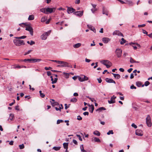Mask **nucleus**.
<instances>
[{
	"instance_id": "1",
	"label": "nucleus",
	"mask_w": 152,
	"mask_h": 152,
	"mask_svg": "<svg viewBox=\"0 0 152 152\" xmlns=\"http://www.w3.org/2000/svg\"><path fill=\"white\" fill-rule=\"evenodd\" d=\"M22 25H24L26 26L25 30L29 31L30 32V34L31 36H33V31L32 28L29 25L26 23H22L19 24L20 26L23 27Z\"/></svg>"
},
{
	"instance_id": "2",
	"label": "nucleus",
	"mask_w": 152,
	"mask_h": 152,
	"mask_svg": "<svg viewBox=\"0 0 152 152\" xmlns=\"http://www.w3.org/2000/svg\"><path fill=\"white\" fill-rule=\"evenodd\" d=\"M13 42L15 45L17 46H20L22 45H25L23 41L21 40L14 39Z\"/></svg>"
},
{
	"instance_id": "3",
	"label": "nucleus",
	"mask_w": 152,
	"mask_h": 152,
	"mask_svg": "<svg viewBox=\"0 0 152 152\" xmlns=\"http://www.w3.org/2000/svg\"><path fill=\"white\" fill-rule=\"evenodd\" d=\"M51 31L49 30L47 32H45L42 34L41 36V38L42 40H46L47 37H48L50 34Z\"/></svg>"
},
{
	"instance_id": "4",
	"label": "nucleus",
	"mask_w": 152,
	"mask_h": 152,
	"mask_svg": "<svg viewBox=\"0 0 152 152\" xmlns=\"http://www.w3.org/2000/svg\"><path fill=\"white\" fill-rule=\"evenodd\" d=\"M146 123L148 126L150 127L152 125L151 123V118L149 115H148L146 118Z\"/></svg>"
},
{
	"instance_id": "5",
	"label": "nucleus",
	"mask_w": 152,
	"mask_h": 152,
	"mask_svg": "<svg viewBox=\"0 0 152 152\" xmlns=\"http://www.w3.org/2000/svg\"><path fill=\"white\" fill-rule=\"evenodd\" d=\"M122 50L120 48H117L115 50V53L118 58L120 57L122 54Z\"/></svg>"
},
{
	"instance_id": "6",
	"label": "nucleus",
	"mask_w": 152,
	"mask_h": 152,
	"mask_svg": "<svg viewBox=\"0 0 152 152\" xmlns=\"http://www.w3.org/2000/svg\"><path fill=\"white\" fill-rule=\"evenodd\" d=\"M59 64L61 65H58L57 67H68V64L64 61H60Z\"/></svg>"
},
{
	"instance_id": "7",
	"label": "nucleus",
	"mask_w": 152,
	"mask_h": 152,
	"mask_svg": "<svg viewBox=\"0 0 152 152\" xmlns=\"http://www.w3.org/2000/svg\"><path fill=\"white\" fill-rule=\"evenodd\" d=\"M56 8L55 7H48L46 8V11L47 12V14L48 13H51L52 12H54L56 10Z\"/></svg>"
},
{
	"instance_id": "8",
	"label": "nucleus",
	"mask_w": 152,
	"mask_h": 152,
	"mask_svg": "<svg viewBox=\"0 0 152 152\" xmlns=\"http://www.w3.org/2000/svg\"><path fill=\"white\" fill-rule=\"evenodd\" d=\"M113 35H117L118 36H121L124 37L123 34L121 33L119 30H115L114 31L113 34Z\"/></svg>"
},
{
	"instance_id": "9",
	"label": "nucleus",
	"mask_w": 152,
	"mask_h": 152,
	"mask_svg": "<svg viewBox=\"0 0 152 152\" xmlns=\"http://www.w3.org/2000/svg\"><path fill=\"white\" fill-rule=\"evenodd\" d=\"M135 134L137 135L142 136L143 135V133L141 130L137 129L136 131Z\"/></svg>"
},
{
	"instance_id": "10",
	"label": "nucleus",
	"mask_w": 152,
	"mask_h": 152,
	"mask_svg": "<svg viewBox=\"0 0 152 152\" xmlns=\"http://www.w3.org/2000/svg\"><path fill=\"white\" fill-rule=\"evenodd\" d=\"M116 96H113L111 98L110 100H108V102L110 104L114 103L115 102V99L116 98Z\"/></svg>"
},
{
	"instance_id": "11",
	"label": "nucleus",
	"mask_w": 152,
	"mask_h": 152,
	"mask_svg": "<svg viewBox=\"0 0 152 152\" xmlns=\"http://www.w3.org/2000/svg\"><path fill=\"white\" fill-rule=\"evenodd\" d=\"M105 80L108 83H113L114 84H115V81L113 80L111 78H107L105 79Z\"/></svg>"
},
{
	"instance_id": "12",
	"label": "nucleus",
	"mask_w": 152,
	"mask_h": 152,
	"mask_svg": "<svg viewBox=\"0 0 152 152\" xmlns=\"http://www.w3.org/2000/svg\"><path fill=\"white\" fill-rule=\"evenodd\" d=\"M75 11V10L73 8L68 7L67 10V12L69 14L72 13Z\"/></svg>"
},
{
	"instance_id": "13",
	"label": "nucleus",
	"mask_w": 152,
	"mask_h": 152,
	"mask_svg": "<svg viewBox=\"0 0 152 152\" xmlns=\"http://www.w3.org/2000/svg\"><path fill=\"white\" fill-rule=\"evenodd\" d=\"M91 140L92 141H93L95 142H101L100 140L98 138L95 137H92Z\"/></svg>"
},
{
	"instance_id": "14",
	"label": "nucleus",
	"mask_w": 152,
	"mask_h": 152,
	"mask_svg": "<svg viewBox=\"0 0 152 152\" xmlns=\"http://www.w3.org/2000/svg\"><path fill=\"white\" fill-rule=\"evenodd\" d=\"M75 15L79 17L81 16L83 14V11H77L74 13Z\"/></svg>"
},
{
	"instance_id": "15",
	"label": "nucleus",
	"mask_w": 152,
	"mask_h": 152,
	"mask_svg": "<svg viewBox=\"0 0 152 152\" xmlns=\"http://www.w3.org/2000/svg\"><path fill=\"white\" fill-rule=\"evenodd\" d=\"M102 40L104 43H107L110 41V39L107 37H103L102 39Z\"/></svg>"
},
{
	"instance_id": "16",
	"label": "nucleus",
	"mask_w": 152,
	"mask_h": 152,
	"mask_svg": "<svg viewBox=\"0 0 152 152\" xmlns=\"http://www.w3.org/2000/svg\"><path fill=\"white\" fill-rule=\"evenodd\" d=\"M101 62L104 65H105V64L107 65L108 64H111V62L108 60H103Z\"/></svg>"
},
{
	"instance_id": "17",
	"label": "nucleus",
	"mask_w": 152,
	"mask_h": 152,
	"mask_svg": "<svg viewBox=\"0 0 152 152\" xmlns=\"http://www.w3.org/2000/svg\"><path fill=\"white\" fill-rule=\"evenodd\" d=\"M87 26L89 29L92 31L94 33L96 32L95 29L93 26L90 25H87Z\"/></svg>"
},
{
	"instance_id": "18",
	"label": "nucleus",
	"mask_w": 152,
	"mask_h": 152,
	"mask_svg": "<svg viewBox=\"0 0 152 152\" xmlns=\"http://www.w3.org/2000/svg\"><path fill=\"white\" fill-rule=\"evenodd\" d=\"M135 44L137 45L138 46H140V45L137 43H132V42H131V43H129V45H132V46L133 47L134 49L136 50L137 48L136 46L134 45H135Z\"/></svg>"
},
{
	"instance_id": "19",
	"label": "nucleus",
	"mask_w": 152,
	"mask_h": 152,
	"mask_svg": "<svg viewBox=\"0 0 152 152\" xmlns=\"http://www.w3.org/2000/svg\"><path fill=\"white\" fill-rule=\"evenodd\" d=\"M88 105L89 106H90V107L89 108V111L91 113H92L93 112V111L94 110V107L93 105H91V107L89 104H88Z\"/></svg>"
},
{
	"instance_id": "20",
	"label": "nucleus",
	"mask_w": 152,
	"mask_h": 152,
	"mask_svg": "<svg viewBox=\"0 0 152 152\" xmlns=\"http://www.w3.org/2000/svg\"><path fill=\"white\" fill-rule=\"evenodd\" d=\"M31 62L35 63L36 62H39L42 61V59L40 58L38 59H31Z\"/></svg>"
},
{
	"instance_id": "21",
	"label": "nucleus",
	"mask_w": 152,
	"mask_h": 152,
	"mask_svg": "<svg viewBox=\"0 0 152 152\" xmlns=\"http://www.w3.org/2000/svg\"><path fill=\"white\" fill-rule=\"evenodd\" d=\"M102 13L103 14H105L107 15H108V11L106 10H105V8L104 7H103Z\"/></svg>"
},
{
	"instance_id": "22",
	"label": "nucleus",
	"mask_w": 152,
	"mask_h": 152,
	"mask_svg": "<svg viewBox=\"0 0 152 152\" xmlns=\"http://www.w3.org/2000/svg\"><path fill=\"white\" fill-rule=\"evenodd\" d=\"M126 3H127L129 6H133L134 4L132 1L126 0Z\"/></svg>"
},
{
	"instance_id": "23",
	"label": "nucleus",
	"mask_w": 152,
	"mask_h": 152,
	"mask_svg": "<svg viewBox=\"0 0 152 152\" xmlns=\"http://www.w3.org/2000/svg\"><path fill=\"white\" fill-rule=\"evenodd\" d=\"M81 45V44L80 43H77L73 45V47L74 48H77L80 47Z\"/></svg>"
},
{
	"instance_id": "24",
	"label": "nucleus",
	"mask_w": 152,
	"mask_h": 152,
	"mask_svg": "<svg viewBox=\"0 0 152 152\" xmlns=\"http://www.w3.org/2000/svg\"><path fill=\"white\" fill-rule=\"evenodd\" d=\"M112 74L113 75L114 77L117 79H119L121 77L120 75L118 74H115L113 73H112Z\"/></svg>"
},
{
	"instance_id": "25",
	"label": "nucleus",
	"mask_w": 152,
	"mask_h": 152,
	"mask_svg": "<svg viewBox=\"0 0 152 152\" xmlns=\"http://www.w3.org/2000/svg\"><path fill=\"white\" fill-rule=\"evenodd\" d=\"M106 110V109L104 107H99L98 109H97L96 110V111H99V112L102 111V110Z\"/></svg>"
},
{
	"instance_id": "26",
	"label": "nucleus",
	"mask_w": 152,
	"mask_h": 152,
	"mask_svg": "<svg viewBox=\"0 0 152 152\" xmlns=\"http://www.w3.org/2000/svg\"><path fill=\"white\" fill-rule=\"evenodd\" d=\"M93 134L94 135H97V136H99L100 135V132L98 131L97 130L94 131L93 132Z\"/></svg>"
},
{
	"instance_id": "27",
	"label": "nucleus",
	"mask_w": 152,
	"mask_h": 152,
	"mask_svg": "<svg viewBox=\"0 0 152 152\" xmlns=\"http://www.w3.org/2000/svg\"><path fill=\"white\" fill-rule=\"evenodd\" d=\"M40 11L41 12H43L45 14H47V12L46 11V8H42L41 9Z\"/></svg>"
},
{
	"instance_id": "28",
	"label": "nucleus",
	"mask_w": 152,
	"mask_h": 152,
	"mask_svg": "<svg viewBox=\"0 0 152 152\" xmlns=\"http://www.w3.org/2000/svg\"><path fill=\"white\" fill-rule=\"evenodd\" d=\"M68 143H64L63 144L64 148L65 149H66L67 150L68 148Z\"/></svg>"
},
{
	"instance_id": "29",
	"label": "nucleus",
	"mask_w": 152,
	"mask_h": 152,
	"mask_svg": "<svg viewBox=\"0 0 152 152\" xmlns=\"http://www.w3.org/2000/svg\"><path fill=\"white\" fill-rule=\"evenodd\" d=\"M14 117V115L13 114H10V117L8 120H10L11 121H12L13 120Z\"/></svg>"
},
{
	"instance_id": "30",
	"label": "nucleus",
	"mask_w": 152,
	"mask_h": 152,
	"mask_svg": "<svg viewBox=\"0 0 152 152\" xmlns=\"http://www.w3.org/2000/svg\"><path fill=\"white\" fill-rule=\"evenodd\" d=\"M26 36H23L19 37H15V38L16 39H24L26 38Z\"/></svg>"
},
{
	"instance_id": "31",
	"label": "nucleus",
	"mask_w": 152,
	"mask_h": 152,
	"mask_svg": "<svg viewBox=\"0 0 152 152\" xmlns=\"http://www.w3.org/2000/svg\"><path fill=\"white\" fill-rule=\"evenodd\" d=\"M61 148V147L60 146H58V147H53V149L54 150L56 151H58Z\"/></svg>"
},
{
	"instance_id": "32",
	"label": "nucleus",
	"mask_w": 152,
	"mask_h": 152,
	"mask_svg": "<svg viewBox=\"0 0 152 152\" xmlns=\"http://www.w3.org/2000/svg\"><path fill=\"white\" fill-rule=\"evenodd\" d=\"M34 16L32 15H30L28 18V20H34Z\"/></svg>"
},
{
	"instance_id": "33",
	"label": "nucleus",
	"mask_w": 152,
	"mask_h": 152,
	"mask_svg": "<svg viewBox=\"0 0 152 152\" xmlns=\"http://www.w3.org/2000/svg\"><path fill=\"white\" fill-rule=\"evenodd\" d=\"M50 102L52 106H54L58 104V103L57 102H52L51 101H50Z\"/></svg>"
},
{
	"instance_id": "34",
	"label": "nucleus",
	"mask_w": 152,
	"mask_h": 152,
	"mask_svg": "<svg viewBox=\"0 0 152 152\" xmlns=\"http://www.w3.org/2000/svg\"><path fill=\"white\" fill-rule=\"evenodd\" d=\"M121 41L120 42V44L121 45L124 44L126 42V40L123 38H121Z\"/></svg>"
},
{
	"instance_id": "35",
	"label": "nucleus",
	"mask_w": 152,
	"mask_h": 152,
	"mask_svg": "<svg viewBox=\"0 0 152 152\" xmlns=\"http://www.w3.org/2000/svg\"><path fill=\"white\" fill-rule=\"evenodd\" d=\"M39 94H40V96L42 98H44V97L45 96V95L44 94L42 93V91H39Z\"/></svg>"
},
{
	"instance_id": "36",
	"label": "nucleus",
	"mask_w": 152,
	"mask_h": 152,
	"mask_svg": "<svg viewBox=\"0 0 152 152\" xmlns=\"http://www.w3.org/2000/svg\"><path fill=\"white\" fill-rule=\"evenodd\" d=\"M23 61L25 62H26L27 61H28L29 62L31 63V59H25L24 60H22Z\"/></svg>"
},
{
	"instance_id": "37",
	"label": "nucleus",
	"mask_w": 152,
	"mask_h": 152,
	"mask_svg": "<svg viewBox=\"0 0 152 152\" xmlns=\"http://www.w3.org/2000/svg\"><path fill=\"white\" fill-rule=\"evenodd\" d=\"M77 101V99L75 98H74L71 99L70 100V102H75Z\"/></svg>"
},
{
	"instance_id": "38",
	"label": "nucleus",
	"mask_w": 152,
	"mask_h": 152,
	"mask_svg": "<svg viewBox=\"0 0 152 152\" xmlns=\"http://www.w3.org/2000/svg\"><path fill=\"white\" fill-rule=\"evenodd\" d=\"M83 81H86L88 80V78L87 76H85V75H83Z\"/></svg>"
},
{
	"instance_id": "39",
	"label": "nucleus",
	"mask_w": 152,
	"mask_h": 152,
	"mask_svg": "<svg viewBox=\"0 0 152 152\" xmlns=\"http://www.w3.org/2000/svg\"><path fill=\"white\" fill-rule=\"evenodd\" d=\"M64 122V121L62 120H58L57 121V124H58L61 123H62Z\"/></svg>"
},
{
	"instance_id": "40",
	"label": "nucleus",
	"mask_w": 152,
	"mask_h": 152,
	"mask_svg": "<svg viewBox=\"0 0 152 152\" xmlns=\"http://www.w3.org/2000/svg\"><path fill=\"white\" fill-rule=\"evenodd\" d=\"M19 147L20 149H23L24 148V146L23 144L19 145Z\"/></svg>"
},
{
	"instance_id": "41",
	"label": "nucleus",
	"mask_w": 152,
	"mask_h": 152,
	"mask_svg": "<svg viewBox=\"0 0 152 152\" xmlns=\"http://www.w3.org/2000/svg\"><path fill=\"white\" fill-rule=\"evenodd\" d=\"M130 62L131 63H134L136 62V61L134 60L131 57L130 59Z\"/></svg>"
},
{
	"instance_id": "42",
	"label": "nucleus",
	"mask_w": 152,
	"mask_h": 152,
	"mask_svg": "<svg viewBox=\"0 0 152 152\" xmlns=\"http://www.w3.org/2000/svg\"><path fill=\"white\" fill-rule=\"evenodd\" d=\"M46 20V18L45 17H42L41 19V21L42 22H44Z\"/></svg>"
},
{
	"instance_id": "43",
	"label": "nucleus",
	"mask_w": 152,
	"mask_h": 152,
	"mask_svg": "<svg viewBox=\"0 0 152 152\" xmlns=\"http://www.w3.org/2000/svg\"><path fill=\"white\" fill-rule=\"evenodd\" d=\"M63 74L66 76V78H68L69 75V74L66 73L65 72H64L63 73Z\"/></svg>"
},
{
	"instance_id": "44",
	"label": "nucleus",
	"mask_w": 152,
	"mask_h": 152,
	"mask_svg": "<svg viewBox=\"0 0 152 152\" xmlns=\"http://www.w3.org/2000/svg\"><path fill=\"white\" fill-rule=\"evenodd\" d=\"M107 135H109L110 134H113V130H110L108 132H107Z\"/></svg>"
},
{
	"instance_id": "45",
	"label": "nucleus",
	"mask_w": 152,
	"mask_h": 152,
	"mask_svg": "<svg viewBox=\"0 0 152 152\" xmlns=\"http://www.w3.org/2000/svg\"><path fill=\"white\" fill-rule=\"evenodd\" d=\"M136 85L138 87H140L141 86V83L140 82H138L136 83Z\"/></svg>"
},
{
	"instance_id": "46",
	"label": "nucleus",
	"mask_w": 152,
	"mask_h": 152,
	"mask_svg": "<svg viewBox=\"0 0 152 152\" xmlns=\"http://www.w3.org/2000/svg\"><path fill=\"white\" fill-rule=\"evenodd\" d=\"M150 84V83L148 81H146L145 82L144 85L145 86H148Z\"/></svg>"
},
{
	"instance_id": "47",
	"label": "nucleus",
	"mask_w": 152,
	"mask_h": 152,
	"mask_svg": "<svg viewBox=\"0 0 152 152\" xmlns=\"http://www.w3.org/2000/svg\"><path fill=\"white\" fill-rule=\"evenodd\" d=\"M112 65V64L111 63V64H107V65L105 64V66H106L107 68H109Z\"/></svg>"
},
{
	"instance_id": "48",
	"label": "nucleus",
	"mask_w": 152,
	"mask_h": 152,
	"mask_svg": "<svg viewBox=\"0 0 152 152\" xmlns=\"http://www.w3.org/2000/svg\"><path fill=\"white\" fill-rule=\"evenodd\" d=\"M32 51V50H29L26 53H25V54H24V55H27V54H29V53H30L31 51Z\"/></svg>"
},
{
	"instance_id": "49",
	"label": "nucleus",
	"mask_w": 152,
	"mask_h": 152,
	"mask_svg": "<svg viewBox=\"0 0 152 152\" xmlns=\"http://www.w3.org/2000/svg\"><path fill=\"white\" fill-rule=\"evenodd\" d=\"M76 136L78 137L79 139L80 140L82 141V138L79 135L76 134Z\"/></svg>"
},
{
	"instance_id": "50",
	"label": "nucleus",
	"mask_w": 152,
	"mask_h": 152,
	"mask_svg": "<svg viewBox=\"0 0 152 152\" xmlns=\"http://www.w3.org/2000/svg\"><path fill=\"white\" fill-rule=\"evenodd\" d=\"M80 148L82 151H83L84 150L83 145H81L80 146Z\"/></svg>"
},
{
	"instance_id": "51",
	"label": "nucleus",
	"mask_w": 152,
	"mask_h": 152,
	"mask_svg": "<svg viewBox=\"0 0 152 152\" xmlns=\"http://www.w3.org/2000/svg\"><path fill=\"white\" fill-rule=\"evenodd\" d=\"M87 98L89 99L92 102H93L94 101H96L93 98H91L89 96L87 97Z\"/></svg>"
},
{
	"instance_id": "52",
	"label": "nucleus",
	"mask_w": 152,
	"mask_h": 152,
	"mask_svg": "<svg viewBox=\"0 0 152 152\" xmlns=\"http://www.w3.org/2000/svg\"><path fill=\"white\" fill-rule=\"evenodd\" d=\"M131 126L132 127H134L135 129H136L137 127V126L134 123L132 124L131 125Z\"/></svg>"
},
{
	"instance_id": "53",
	"label": "nucleus",
	"mask_w": 152,
	"mask_h": 152,
	"mask_svg": "<svg viewBox=\"0 0 152 152\" xmlns=\"http://www.w3.org/2000/svg\"><path fill=\"white\" fill-rule=\"evenodd\" d=\"M22 68L21 66H19V65H17L16 66H15V67H14V68H18V69H20Z\"/></svg>"
},
{
	"instance_id": "54",
	"label": "nucleus",
	"mask_w": 152,
	"mask_h": 152,
	"mask_svg": "<svg viewBox=\"0 0 152 152\" xmlns=\"http://www.w3.org/2000/svg\"><path fill=\"white\" fill-rule=\"evenodd\" d=\"M130 88L131 89H136V87L135 86H134L133 85H132L130 86Z\"/></svg>"
},
{
	"instance_id": "55",
	"label": "nucleus",
	"mask_w": 152,
	"mask_h": 152,
	"mask_svg": "<svg viewBox=\"0 0 152 152\" xmlns=\"http://www.w3.org/2000/svg\"><path fill=\"white\" fill-rule=\"evenodd\" d=\"M58 79L57 78H55L54 80L53 81V84H54L56 83Z\"/></svg>"
},
{
	"instance_id": "56",
	"label": "nucleus",
	"mask_w": 152,
	"mask_h": 152,
	"mask_svg": "<svg viewBox=\"0 0 152 152\" xmlns=\"http://www.w3.org/2000/svg\"><path fill=\"white\" fill-rule=\"evenodd\" d=\"M55 108L56 111L60 110V111H61V107H59V108H57L56 107Z\"/></svg>"
},
{
	"instance_id": "57",
	"label": "nucleus",
	"mask_w": 152,
	"mask_h": 152,
	"mask_svg": "<svg viewBox=\"0 0 152 152\" xmlns=\"http://www.w3.org/2000/svg\"><path fill=\"white\" fill-rule=\"evenodd\" d=\"M73 142L76 145H77L78 144L77 141L75 140H73Z\"/></svg>"
},
{
	"instance_id": "58",
	"label": "nucleus",
	"mask_w": 152,
	"mask_h": 152,
	"mask_svg": "<svg viewBox=\"0 0 152 152\" xmlns=\"http://www.w3.org/2000/svg\"><path fill=\"white\" fill-rule=\"evenodd\" d=\"M97 80L98 81V83H101L102 82V80L101 79V78H98L97 79Z\"/></svg>"
},
{
	"instance_id": "59",
	"label": "nucleus",
	"mask_w": 152,
	"mask_h": 152,
	"mask_svg": "<svg viewBox=\"0 0 152 152\" xmlns=\"http://www.w3.org/2000/svg\"><path fill=\"white\" fill-rule=\"evenodd\" d=\"M82 119V117H81L79 115L77 116V119L78 120H81Z\"/></svg>"
},
{
	"instance_id": "60",
	"label": "nucleus",
	"mask_w": 152,
	"mask_h": 152,
	"mask_svg": "<svg viewBox=\"0 0 152 152\" xmlns=\"http://www.w3.org/2000/svg\"><path fill=\"white\" fill-rule=\"evenodd\" d=\"M52 68L50 67H45V69L46 70H48L50 69H51Z\"/></svg>"
},
{
	"instance_id": "61",
	"label": "nucleus",
	"mask_w": 152,
	"mask_h": 152,
	"mask_svg": "<svg viewBox=\"0 0 152 152\" xmlns=\"http://www.w3.org/2000/svg\"><path fill=\"white\" fill-rule=\"evenodd\" d=\"M145 26V24H143L142 25H138V27H143Z\"/></svg>"
},
{
	"instance_id": "62",
	"label": "nucleus",
	"mask_w": 152,
	"mask_h": 152,
	"mask_svg": "<svg viewBox=\"0 0 152 152\" xmlns=\"http://www.w3.org/2000/svg\"><path fill=\"white\" fill-rule=\"evenodd\" d=\"M79 80L80 82H83V78L81 77H78Z\"/></svg>"
},
{
	"instance_id": "63",
	"label": "nucleus",
	"mask_w": 152,
	"mask_h": 152,
	"mask_svg": "<svg viewBox=\"0 0 152 152\" xmlns=\"http://www.w3.org/2000/svg\"><path fill=\"white\" fill-rule=\"evenodd\" d=\"M83 114L84 115H88L89 114V113L88 112H84V113H83Z\"/></svg>"
},
{
	"instance_id": "64",
	"label": "nucleus",
	"mask_w": 152,
	"mask_h": 152,
	"mask_svg": "<svg viewBox=\"0 0 152 152\" xmlns=\"http://www.w3.org/2000/svg\"><path fill=\"white\" fill-rule=\"evenodd\" d=\"M35 42L34 41H31V42H30V45H32L35 44Z\"/></svg>"
}]
</instances>
